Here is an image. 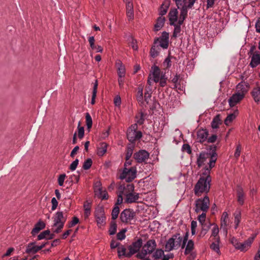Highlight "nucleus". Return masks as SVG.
Here are the masks:
<instances>
[{
	"label": "nucleus",
	"mask_w": 260,
	"mask_h": 260,
	"mask_svg": "<svg viewBox=\"0 0 260 260\" xmlns=\"http://www.w3.org/2000/svg\"><path fill=\"white\" fill-rule=\"evenodd\" d=\"M219 233V229L217 225H214L213 229L212 230V236L214 237V239L216 240V241H219V237L218 236Z\"/></svg>",
	"instance_id": "obj_43"
},
{
	"label": "nucleus",
	"mask_w": 260,
	"mask_h": 260,
	"mask_svg": "<svg viewBox=\"0 0 260 260\" xmlns=\"http://www.w3.org/2000/svg\"><path fill=\"white\" fill-rule=\"evenodd\" d=\"M45 228V224L42 221H39L36 225L35 228L31 231L32 235H35L38 233L41 230L44 229Z\"/></svg>",
	"instance_id": "obj_32"
},
{
	"label": "nucleus",
	"mask_w": 260,
	"mask_h": 260,
	"mask_svg": "<svg viewBox=\"0 0 260 260\" xmlns=\"http://www.w3.org/2000/svg\"><path fill=\"white\" fill-rule=\"evenodd\" d=\"M165 18L164 17H159L156 21V23L154 25V30L157 31L161 29L164 26L165 22Z\"/></svg>",
	"instance_id": "obj_33"
},
{
	"label": "nucleus",
	"mask_w": 260,
	"mask_h": 260,
	"mask_svg": "<svg viewBox=\"0 0 260 260\" xmlns=\"http://www.w3.org/2000/svg\"><path fill=\"white\" fill-rule=\"evenodd\" d=\"M209 149L211 152L209 153L210 154V160H209L208 165L209 168H210V169H212L214 167L215 162L217 160V154L216 152L217 146L215 145H210L209 146Z\"/></svg>",
	"instance_id": "obj_14"
},
{
	"label": "nucleus",
	"mask_w": 260,
	"mask_h": 260,
	"mask_svg": "<svg viewBox=\"0 0 260 260\" xmlns=\"http://www.w3.org/2000/svg\"><path fill=\"white\" fill-rule=\"evenodd\" d=\"M136 173L137 171L135 167H131L129 169L124 168L119 178L121 180L125 179L126 182H129L136 177Z\"/></svg>",
	"instance_id": "obj_7"
},
{
	"label": "nucleus",
	"mask_w": 260,
	"mask_h": 260,
	"mask_svg": "<svg viewBox=\"0 0 260 260\" xmlns=\"http://www.w3.org/2000/svg\"><path fill=\"white\" fill-rule=\"evenodd\" d=\"M135 186L133 184H127L126 186L124 185H120L118 186V192L122 193L125 196L128 195L134 191Z\"/></svg>",
	"instance_id": "obj_16"
},
{
	"label": "nucleus",
	"mask_w": 260,
	"mask_h": 260,
	"mask_svg": "<svg viewBox=\"0 0 260 260\" xmlns=\"http://www.w3.org/2000/svg\"><path fill=\"white\" fill-rule=\"evenodd\" d=\"M136 216V212L131 209H125L120 214V219L123 223H131Z\"/></svg>",
	"instance_id": "obj_8"
},
{
	"label": "nucleus",
	"mask_w": 260,
	"mask_h": 260,
	"mask_svg": "<svg viewBox=\"0 0 260 260\" xmlns=\"http://www.w3.org/2000/svg\"><path fill=\"white\" fill-rule=\"evenodd\" d=\"M154 44L155 45L159 44L161 47L163 49H167L169 46V42L165 41V40H161V39L158 38L155 39Z\"/></svg>",
	"instance_id": "obj_35"
},
{
	"label": "nucleus",
	"mask_w": 260,
	"mask_h": 260,
	"mask_svg": "<svg viewBox=\"0 0 260 260\" xmlns=\"http://www.w3.org/2000/svg\"><path fill=\"white\" fill-rule=\"evenodd\" d=\"M237 201L239 204L242 205L244 203L245 193L241 186L238 185L236 188Z\"/></svg>",
	"instance_id": "obj_22"
},
{
	"label": "nucleus",
	"mask_w": 260,
	"mask_h": 260,
	"mask_svg": "<svg viewBox=\"0 0 260 260\" xmlns=\"http://www.w3.org/2000/svg\"><path fill=\"white\" fill-rule=\"evenodd\" d=\"M125 202L126 203H133L136 202L139 198V194L138 193L133 192L129 193L128 195L125 196Z\"/></svg>",
	"instance_id": "obj_24"
},
{
	"label": "nucleus",
	"mask_w": 260,
	"mask_h": 260,
	"mask_svg": "<svg viewBox=\"0 0 260 260\" xmlns=\"http://www.w3.org/2000/svg\"><path fill=\"white\" fill-rule=\"evenodd\" d=\"M79 163V160L78 159H76L74 161H73L72 164L70 166V169L71 171H74L76 170L78 165Z\"/></svg>",
	"instance_id": "obj_64"
},
{
	"label": "nucleus",
	"mask_w": 260,
	"mask_h": 260,
	"mask_svg": "<svg viewBox=\"0 0 260 260\" xmlns=\"http://www.w3.org/2000/svg\"><path fill=\"white\" fill-rule=\"evenodd\" d=\"M98 81L96 80L93 87V91L92 93V99H95L96 96L97 89H98Z\"/></svg>",
	"instance_id": "obj_60"
},
{
	"label": "nucleus",
	"mask_w": 260,
	"mask_h": 260,
	"mask_svg": "<svg viewBox=\"0 0 260 260\" xmlns=\"http://www.w3.org/2000/svg\"><path fill=\"white\" fill-rule=\"evenodd\" d=\"M143 99V88L141 86H139L138 88L137 100L138 102L142 103Z\"/></svg>",
	"instance_id": "obj_49"
},
{
	"label": "nucleus",
	"mask_w": 260,
	"mask_h": 260,
	"mask_svg": "<svg viewBox=\"0 0 260 260\" xmlns=\"http://www.w3.org/2000/svg\"><path fill=\"white\" fill-rule=\"evenodd\" d=\"M88 41L90 45V47L92 50H95L96 52H102V47L101 46H96L95 45V40L94 37H89L88 38Z\"/></svg>",
	"instance_id": "obj_26"
},
{
	"label": "nucleus",
	"mask_w": 260,
	"mask_h": 260,
	"mask_svg": "<svg viewBox=\"0 0 260 260\" xmlns=\"http://www.w3.org/2000/svg\"><path fill=\"white\" fill-rule=\"evenodd\" d=\"M182 241V238L180 236V234L177 233L174 235L166 244V251H170L174 249L178 248L181 245Z\"/></svg>",
	"instance_id": "obj_4"
},
{
	"label": "nucleus",
	"mask_w": 260,
	"mask_h": 260,
	"mask_svg": "<svg viewBox=\"0 0 260 260\" xmlns=\"http://www.w3.org/2000/svg\"><path fill=\"white\" fill-rule=\"evenodd\" d=\"M135 144H129L127 147L126 150V156L125 159L126 160H128L129 158L131 157L133 153V150L135 148Z\"/></svg>",
	"instance_id": "obj_38"
},
{
	"label": "nucleus",
	"mask_w": 260,
	"mask_h": 260,
	"mask_svg": "<svg viewBox=\"0 0 260 260\" xmlns=\"http://www.w3.org/2000/svg\"><path fill=\"white\" fill-rule=\"evenodd\" d=\"M98 81L96 80L93 87V91L92 93V99H95L96 96L97 89H98Z\"/></svg>",
	"instance_id": "obj_61"
},
{
	"label": "nucleus",
	"mask_w": 260,
	"mask_h": 260,
	"mask_svg": "<svg viewBox=\"0 0 260 260\" xmlns=\"http://www.w3.org/2000/svg\"><path fill=\"white\" fill-rule=\"evenodd\" d=\"M149 157V153L145 150H140L134 154V158L139 163L145 162Z\"/></svg>",
	"instance_id": "obj_11"
},
{
	"label": "nucleus",
	"mask_w": 260,
	"mask_h": 260,
	"mask_svg": "<svg viewBox=\"0 0 260 260\" xmlns=\"http://www.w3.org/2000/svg\"><path fill=\"white\" fill-rule=\"evenodd\" d=\"M91 203L88 201L84 202L83 207L84 209V216L85 219L88 218L91 213Z\"/></svg>",
	"instance_id": "obj_30"
},
{
	"label": "nucleus",
	"mask_w": 260,
	"mask_h": 260,
	"mask_svg": "<svg viewBox=\"0 0 260 260\" xmlns=\"http://www.w3.org/2000/svg\"><path fill=\"white\" fill-rule=\"evenodd\" d=\"M67 220V217L63 216L62 211H58L53 217V227L56 228L53 231L54 233H59L63 228L64 224Z\"/></svg>",
	"instance_id": "obj_3"
},
{
	"label": "nucleus",
	"mask_w": 260,
	"mask_h": 260,
	"mask_svg": "<svg viewBox=\"0 0 260 260\" xmlns=\"http://www.w3.org/2000/svg\"><path fill=\"white\" fill-rule=\"evenodd\" d=\"M235 118L236 116L234 114L229 115L224 120V124L226 125H229Z\"/></svg>",
	"instance_id": "obj_51"
},
{
	"label": "nucleus",
	"mask_w": 260,
	"mask_h": 260,
	"mask_svg": "<svg viewBox=\"0 0 260 260\" xmlns=\"http://www.w3.org/2000/svg\"><path fill=\"white\" fill-rule=\"evenodd\" d=\"M171 66V61L170 57H168L165 59L163 63L162 67L165 70L169 69Z\"/></svg>",
	"instance_id": "obj_55"
},
{
	"label": "nucleus",
	"mask_w": 260,
	"mask_h": 260,
	"mask_svg": "<svg viewBox=\"0 0 260 260\" xmlns=\"http://www.w3.org/2000/svg\"><path fill=\"white\" fill-rule=\"evenodd\" d=\"M169 5L168 3H164L161 5L159 12V14L161 15L160 17H163L162 16L167 13L168 9L169 8Z\"/></svg>",
	"instance_id": "obj_41"
},
{
	"label": "nucleus",
	"mask_w": 260,
	"mask_h": 260,
	"mask_svg": "<svg viewBox=\"0 0 260 260\" xmlns=\"http://www.w3.org/2000/svg\"><path fill=\"white\" fill-rule=\"evenodd\" d=\"M156 247L155 241L153 239L149 240L142 246L141 251L139 252L136 256L139 259L144 258L148 254L152 253Z\"/></svg>",
	"instance_id": "obj_2"
},
{
	"label": "nucleus",
	"mask_w": 260,
	"mask_h": 260,
	"mask_svg": "<svg viewBox=\"0 0 260 260\" xmlns=\"http://www.w3.org/2000/svg\"><path fill=\"white\" fill-rule=\"evenodd\" d=\"M125 4L126 15L128 21L134 19V5L132 0H123Z\"/></svg>",
	"instance_id": "obj_9"
},
{
	"label": "nucleus",
	"mask_w": 260,
	"mask_h": 260,
	"mask_svg": "<svg viewBox=\"0 0 260 260\" xmlns=\"http://www.w3.org/2000/svg\"><path fill=\"white\" fill-rule=\"evenodd\" d=\"M202 225V230L201 232V234L204 236L206 234L207 232L210 229L211 223H210L209 222H208L203 224V225Z\"/></svg>",
	"instance_id": "obj_45"
},
{
	"label": "nucleus",
	"mask_w": 260,
	"mask_h": 260,
	"mask_svg": "<svg viewBox=\"0 0 260 260\" xmlns=\"http://www.w3.org/2000/svg\"><path fill=\"white\" fill-rule=\"evenodd\" d=\"M209 199L207 196H205L203 199H199L196 201V213L200 212L202 211L203 212H206L209 208Z\"/></svg>",
	"instance_id": "obj_6"
},
{
	"label": "nucleus",
	"mask_w": 260,
	"mask_h": 260,
	"mask_svg": "<svg viewBox=\"0 0 260 260\" xmlns=\"http://www.w3.org/2000/svg\"><path fill=\"white\" fill-rule=\"evenodd\" d=\"M251 95L255 102L260 103V87L257 86L253 89L251 91Z\"/></svg>",
	"instance_id": "obj_28"
},
{
	"label": "nucleus",
	"mask_w": 260,
	"mask_h": 260,
	"mask_svg": "<svg viewBox=\"0 0 260 260\" xmlns=\"http://www.w3.org/2000/svg\"><path fill=\"white\" fill-rule=\"evenodd\" d=\"M121 245L120 243L117 241H116L115 240L113 239L112 240L111 243H110V247L112 249H114L115 248H118L119 246Z\"/></svg>",
	"instance_id": "obj_62"
},
{
	"label": "nucleus",
	"mask_w": 260,
	"mask_h": 260,
	"mask_svg": "<svg viewBox=\"0 0 260 260\" xmlns=\"http://www.w3.org/2000/svg\"><path fill=\"white\" fill-rule=\"evenodd\" d=\"M38 252L37 246L35 245V243H29L26 246L25 252L28 254H35Z\"/></svg>",
	"instance_id": "obj_34"
},
{
	"label": "nucleus",
	"mask_w": 260,
	"mask_h": 260,
	"mask_svg": "<svg viewBox=\"0 0 260 260\" xmlns=\"http://www.w3.org/2000/svg\"><path fill=\"white\" fill-rule=\"evenodd\" d=\"M210 248L216 251L217 253H219L220 252L219 247V241H216V240H214V242H213L210 245Z\"/></svg>",
	"instance_id": "obj_53"
},
{
	"label": "nucleus",
	"mask_w": 260,
	"mask_h": 260,
	"mask_svg": "<svg viewBox=\"0 0 260 260\" xmlns=\"http://www.w3.org/2000/svg\"><path fill=\"white\" fill-rule=\"evenodd\" d=\"M126 249L124 246L121 245L120 246H119V247L117 248L118 256L119 258H121L122 256L131 257V256H128V255L129 254V251L126 252Z\"/></svg>",
	"instance_id": "obj_31"
},
{
	"label": "nucleus",
	"mask_w": 260,
	"mask_h": 260,
	"mask_svg": "<svg viewBox=\"0 0 260 260\" xmlns=\"http://www.w3.org/2000/svg\"><path fill=\"white\" fill-rule=\"evenodd\" d=\"M50 235V231L46 230L41 233L38 236V239L39 240L45 239L46 238L47 236H49Z\"/></svg>",
	"instance_id": "obj_56"
},
{
	"label": "nucleus",
	"mask_w": 260,
	"mask_h": 260,
	"mask_svg": "<svg viewBox=\"0 0 260 260\" xmlns=\"http://www.w3.org/2000/svg\"><path fill=\"white\" fill-rule=\"evenodd\" d=\"M206 212H203L202 214L198 216V220L201 225H203V224L206 223Z\"/></svg>",
	"instance_id": "obj_57"
},
{
	"label": "nucleus",
	"mask_w": 260,
	"mask_h": 260,
	"mask_svg": "<svg viewBox=\"0 0 260 260\" xmlns=\"http://www.w3.org/2000/svg\"><path fill=\"white\" fill-rule=\"evenodd\" d=\"M187 9H188L187 5H184L181 8L179 20L178 21V24L179 25H182L183 24L184 20L187 17Z\"/></svg>",
	"instance_id": "obj_23"
},
{
	"label": "nucleus",
	"mask_w": 260,
	"mask_h": 260,
	"mask_svg": "<svg viewBox=\"0 0 260 260\" xmlns=\"http://www.w3.org/2000/svg\"><path fill=\"white\" fill-rule=\"evenodd\" d=\"M260 64V53L258 52L253 53L251 57L250 66L252 68H255Z\"/></svg>",
	"instance_id": "obj_25"
},
{
	"label": "nucleus",
	"mask_w": 260,
	"mask_h": 260,
	"mask_svg": "<svg viewBox=\"0 0 260 260\" xmlns=\"http://www.w3.org/2000/svg\"><path fill=\"white\" fill-rule=\"evenodd\" d=\"M143 241L142 239H139L136 241L133 242V243L128 247L129 250L128 256H132L133 254L139 251L140 249L142 247Z\"/></svg>",
	"instance_id": "obj_10"
},
{
	"label": "nucleus",
	"mask_w": 260,
	"mask_h": 260,
	"mask_svg": "<svg viewBox=\"0 0 260 260\" xmlns=\"http://www.w3.org/2000/svg\"><path fill=\"white\" fill-rule=\"evenodd\" d=\"M151 71L153 78V80L156 83L159 82L162 74H166V72L161 71L160 69L156 66H153L151 67Z\"/></svg>",
	"instance_id": "obj_17"
},
{
	"label": "nucleus",
	"mask_w": 260,
	"mask_h": 260,
	"mask_svg": "<svg viewBox=\"0 0 260 260\" xmlns=\"http://www.w3.org/2000/svg\"><path fill=\"white\" fill-rule=\"evenodd\" d=\"M156 45L154 44L150 50V54L152 57L154 58L156 56H157L158 54V51L156 49V48L158 47V46H156Z\"/></svg>",
	"instance_id": "obj_58"
},
{
	"label": "nucleus",
	"mask_w": 260,
	"mask_h": 260,
	"mask_svg": "<svg viewBox=\"0 0 260 260\" xmlns=\"http://www.w3.org/2000/svg\"><path fill=\"white\" fill-rule=\"evenodd\" d=\"M220 124H221V120L220 115L218 114L214 117L211 122V126L213 128H217Z\"/></svg>",
	"instance_id": "obj_37"
},
{
	"label": "nucleus",
	"mask_w": 260,
	"mask_h": 260,
	"mask_svg": "<svg viewBox=\"0 0 260 260\" xmlns=\"http://www.w3.org/2000/svg\"><path fill=\"white\" fill-rule=\"evenodd\" d=\"M80 125L81 122L79 121L78 125V137L80 139H82L84 136V128Z\"/></svg>",
	"instance_id": "obj_48"
},
{
	"label": "nucleus",
	"mask_w": 260,
	"mask_h": 260,
	"mask_svg": "<svg viewBox=\"0 0 260 260\" xmlns=\"http://www.w3.org/2000/svg\"><path fill=\"white\" fill-rule=\"evenodd\" d=\"M167 77H166L165 74H162L161 78L159 81V85L161 87H164L167 85Z\"/></svg>",
	"instance_id": "obj_59"
},
{
	"label": "nucleus",
	"mask_w": 260,
	"mask_h": 260,
	"mask_svg": "<svg viewBox=\"0 0 260 260\" xmlns=\"http://www.w3.org/2000/svg\"><path fill=\"white\" fill-rule=\"evenodd\" d=\"M210 168L205 167V171L195 185L194 193L197 196H201L203 193H208L210 189L211 177L209 175Z\"/></svg>",
	"instance_id": "obj_1"
},
{
	"label": "nucleus",
	"mask_w": 260,
	"mask_h": 260,
	"mask_svg": "<svg viewBox=\"0 0 260 260\" xmlns=\"http://www.w3.org/2000/svg\"><path fill=\"white\" fill-rule=\"evenodd\" d=\"M178 12L177 9H171L169 13L168 16L170 25H175L178 19Z\"/></svg>",
	"instance_id": "obj_20"
},
{
	"label": "nucleus",
	"mask_w": 260,
	"mask_h": 260,
	"mask_svg": "<svg viewBox=\"0 0 260 260\" xmlns=\"http://www.w3.org/2000/svg\"><path fill=\"white\" fill-rule=\"evenodd\" d=\"M92 164V161L91 158L87 159L83 163V168L85 170H88Z\"/></svg>",
	"instance_id": "obj_52"
},
{
	"label": "nucleus",
	"mask_w": 260,
	"mask_h": 260,
	"mask_svg": "<svg viewBox=\"0 0 260 260\" xmlns=\"http://www.w3.org/2000/svg\"><path fill=\"white\" fill-rule=\"evenodd\" d=\"M182 151L184 152H186L188 154H190L191 153V150L190 146L188 144H184L182 146Z\"/></svg>",
	"instance_id": "obj_63"
},
{
	"label": "nucleus",
	"mask_w": 260,
	"mask_h": 260,
	"mask_svg": "<svg viewBox=\"0 0 260 260\" xmlns=\"http://www.w3.org/2000/svg\"><path fill=\"white\" fill-rule=\"evenodd\" d=\"M208 135L206 129H199L197 132V139L200 143H203L207 141Z\"/></svg>",
	"instance_id": "obj_21"
},
{
	"label": "nucleus",
	"mask_w": 260,
	"mask_h": 260,
	"mask_svg": "<svg viewBox=\"0 0 260 260\" xmlns=\"http://www.w3.org/2000/svg\"><path fill=\"white\" fill-rule=\"evenodd\" d=\"M86 124L87 128L89 130L92 125V120L91 116L89 113H86L85 114Z\"/></svg>",
	"instance_id": "obj_46"
},
{
	"label": "nucleus",
	"mask_w": 260,
	"mask_h": 260,
	"mask_svg": "<svg viewBox=\"0 0 260 260\" xmlns=\"http://www.w3.org/2000/svg\"><path fill=\"white\" fill-rule=\"evenodd\" d=\"M137 124L132 125L127 131V137L131 144H135L136 140L140 139L142 137L141 131H137Z\"/></svg>",
	"instance_id": "obj_5"
},
{
	"label": "nucleus",
	"mask_w": 260,
	"mask_h": 260,
	"mask_svg": "<svg viewBox=\"0 0 260 260\" xmlns=\"http://www.w3.org/2000/svg\"><path fill=\"white\" fill-rule=\"evenodd\" d=\"M228 214L226 212L223 213L221 218L220 229H223L226 232V226L228 224Z\"/></svg>",
	"instance_id": "obj_27"
},
{
	"label": "nucleus",
	"mask_w": 260,
	"mask_h": 260,
	"mask_svg": "<svg viewBox=\"0 0 260 260\" xmlns=\"http://www.w3.org/2000/svg\"><path fill=\"white\" fill-rule=\"evenodd\" d=\"M244 97L240 93L234 94L229 100V105L231 107L235 106L237 103L240 102Z\"/></svg>",
	"instance_id": "obj_19"
},
{
	"label": "nucleus",
	"mask_w": 260,
	"mask_h": 260,
	"mask_svg": "<svg viewBox=\"0 0 260 260\" xmlns=\"http://www.w3.org/2000/svg\"><path fill=\"white\" fill-rule=\"evenodd\" d=\"M119 213V207L118 206H114V207L112 210V213H111L112 219H113V220L115 221V220L118 217Z\"/></svg>",
	"instance_id": "obj_47"
},
{
	"label": "nucleus",
	"mask_w": 260,
	"mask_h": 260,
	"mask_svg": "<svg viewBox=\"0 0 260 260\" xmlns=\"http://www.w3.org/2000/svg\"><path fill=\"white\" fill-rule=\"evenodd\" d=\"M174 26V30L173 34L172 37L174 38L177 37L178 35L181 31V27L180 25L179 24H177L175 23V25H173Z\"/></svg>",
	"instance_id": "obj_50"
},
{
	"label": "nucleus",
	"mask_w": 260,
	"mask_h": 260,
	"mask_svg": "<svg viewBox=\"0 0 260 260\" xmlns=\"http://www.w3.org/2000/svg\"><path fill=\"white\" fill-rule=\"evenodd\" d=\"M164 254V252L162 250L160 249H157L153 253L152 257L153 258L154 260H157L161 257Z\"/></svg>",
	"instance_id": "obj_42"
},
{
	"label": "nucleus",
	"mask_w": 260,
	"mask_h": 260,
	"mask_svg": "<svg viewBox=\"0 0 260 260\" xmlns=\"http://www.w3.org/2000/svg\"><path fill=\"white\" fill-rule=\"evenodd\" d=\"M126 232V229H122L121 231H120L119 233L117 234V238L118 240H122L125 239V233Z\"/></svg>",
	"instance_id": "obj_54"
},
{
	"label": "nucleus",
	"mask_w": 260,
	"mask_h": 260,
	"mask_svg": "<svg viewBox=\"0 0 260 260\" xmlns=\"http://www.w3.org/2000/svg\"><path fill=\"white\" fill-rule=\"evenodd\" d=\"M209 158L210 159V154L208 152H202L200 153L197 158V164L199 168H201L204 165L205 162L207 159Z\"/></svg>",
	"instance_id": "obj_18"
},
{
	"label": "nucleus",
	"mask_w": 260,
	"mask_h": 260,
	"mask_svg": "<svg viewBox=\"0 0 260 260\" xmlns=\"http://www.w3.org/2000/svg\"><path fill=\"white\" fill-rule=\"evenodd\" d=\"M194 249V242L192 240H189L186 245L184 254L187 255L189 254Z\"/></svg>",
	"instance_id": "obj_39"
},
{
	"label": "nucleus",
	"mask_w": 260,
	"mask_h": 260,
	"mask_svg": "<svg viewBox=\"0 0 260 260\" xmlns=\"http://www.w3.org/2000/svg\"><path fill=\"white\" fill-rule=\"evenodd\" d=\"M249 87L250 86L248 83L241 82L237 85L236 93H240V95H243L244 97L249 90Z\"/></svg>",
	"instance_id": "obj_15"
},
{
	"label": "nucleus",
	"mask_w": 260,
	"mask_h": 260,
	"mask_svg": "<svg viewBox=\"0 0 260 260\" xmlns=\"http://www.w3.org/2000/svg\"><path fill=\"white\" fill-rule=\"evenodd\" d=\"M151 93L152 92L151 88H149V87H146L144 95V100L147 104H149V102L151 101Z\"/></svg>",
	"instance_id": "obj_40"
},
{
	"label": "nucleus",
	"mask_w": 260,
	"mask_h": 260,
	"mask_svg": "<svg viewBox=\"0 0 260 260\" xmlns=\"http://www.w3.org/2000/svg\"><path fill=\"white\" fill-rule=\"evenodd\" d=\"M118 66V75L119 77H123L125 76V68L123 66L121 61L119 60L117 62Z\"/></svg>",
	"instance_id": "obj_36"
},
{
	"label": "nucleus",
	"mask_w": 260,
	"mask_h": 260,
	"mask_svg": "<svg viewBox=\"0 0 260 260\" xmlns=\"http://www.w3.org/2000/svg\"><path fill=\"white\" fill-rule=\"evenodd\" d=\"M117 231V224L114 220L111 222L109 230V234L110 235H114Z\"/></svg>",
	"instance_id": "obj_44"
},
{
	"label": "nucleus",
	"mask_w": 260,
	"mask_h": 260,
	"mask_svg": "<svg viewBox=\"0 0 260 260\" xmlns=\"http://www.w3.org/2000/svg\"><path fill=\"white\" fill-rule=\"evenodd\" d=\"M108 145L105 142L101 143L97 148V154L99 156H103L107 152Z\"/></svg>",
	"instance_id": "obj_29"
},
{
	"label": "nucleus",
	"mask_w": 260,
	"mask_h": 260,
	"mask_svg": "<svg viewBox=\"0 0 260 260\" xmlns=\"http://www.w3.org/2000/svg\"><path fill=\"white\" fill-rule=\"evenodd\" d=\"M254 238V237H250L243 243H236L235 244V247L242 251H246L251 246Z\"/></svg>",
	"instance_id": "obj_13"
},
{
	"label": "nucleus",
	"mask_w": 260,
	"mask_h": 260,
	"mask_svg": "<svg viewBox=\"0 0 260 260\" xmlns=\"http://www.w3.org/2000/svg\"><path fill=\"white\" fill-rule=\"evenodd\" d=\"M94 215L98 225H103L106 218L104 209L101 207L96 208L94 212Z\"/></svg>",
	"instance_id": "obj_12"
}]
</instances>
